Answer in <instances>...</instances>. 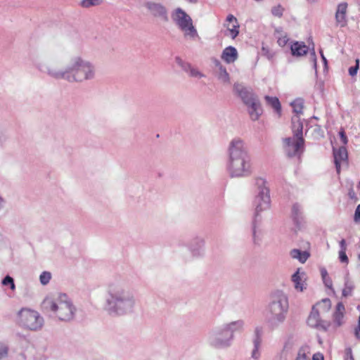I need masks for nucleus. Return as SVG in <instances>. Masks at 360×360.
Listing matches in <instances>:
<instances>
[{"label":"nucleus","instance_id":"f257e3e1","mask_svg":"<svg viewBox=\"0 0 360 360\" xmlns=\"http://www.w3.org/2000/svg\"><path fill=\"white\" fill-rule=\"evenodd\" d=\"M136 307L134 292L122 281L110 282L107 289L105 309L112 316L133 313Z\"/></svg>","mask_w":360,"mask_h":360},{"label":"nucleus","instance_id":"f03ea898","mask_svg":"<svg viewBox=\"0 0 360 360\" xmlns=\"http://www.w3.org/2000/svg\"><path fill=\"white\" fill-rule=\"evenodd\" d=\"M226 169L233 178L246 177L252 172L251 157L243 140L234 138L227 150Z\"/></svg>","mask_w":360,"mask_h":360},{"label":"nucleus","instance_id":"7ed1b4c3","mask_svg":"<svg viewBox=\"0 0 360 360\" xmlns=\"http://www.w3.org/2000/svg\"><path fill=\"white\" fill-rule=\"evenodd\" d=\"M267 182L262 178L256 179L257 194L255 199V212L252 221V235L254 245L260 246L263 239V231L259 229V213L269 208L271 198Z\"/></svg>","mask_w":360,"mask_h":360},{"label":"nucleus","instance_id":"20e7f679","mask_svg":"<svg viewBox=\"0 0 360 360\" xmlns=\"http://www.w3.org/2000/svg\"><path fill=\"white\" fill-rule=\"evenodd\" d=\"M96 68L93 63L79 56L74 57L68 65V82L83 83L93 80L96 78Z\"/></svg>","mask_w":360,"mask_h":360},{"label":"nucleus","instance_id":"39448f33","mask_svg":"<svg viewBox=\"0 0 360 360\" xmlns=\"http://www.w3.org/2000/svg\"><path fill=\"white\" fill-rule=\"evenodd\" d=\"M43 305L45 309L53 312L63 321L72 320L76 311V308L65 294H61L56 299L46 298Z\"/></svg>","mask_w":360,"mask_h":360},{"label":"nucleus","instance_id":"423d86ee","mask_svg":"<svg viewBox=\"0 0 360 360\" xmlns=\"http://www.w3.org/2000/svg\"><path fill=\"white\" fill-rule=\"evenodd\" d=\"M268 309L269 325L275 328L282 323L285 319L288 310V300L285 294L281 290L274 292L271 295Z\"/></svg>","mask_w":360,"mask_h":360},{"label":"nucleus","instance_id":"0eeeda50","mask_svg":"<svg viewBox=\"0 0 360 360\" xmlns=\"http://www.w3.org/2000/svg\"><path fill=\"white\" fill-rule=\"evenodd\" d=\"M293 136L283 139V147L288 157L300 156L304 150L303 124L298 117H292Z\"/></svg>","mask_w":360,"mask_h":360},{"label":"nucleus","instance_id":"6e6552de","mask_svg":"<svg viewBox=\"0 0 360 360\" xmlns=\"http://www.w3.org/2000/svg\"><path fill=\"white\" fill-rule=\"evenodd\" d=\"M172 18L178 27L184 32L185 36H189L193 39L198 37L191 18L183 9L176 8L172 13Z\"/></svg>","mask_w":360,"mask_h":360},{"label":"nucleus","instance_id":"1a4fd4ad","mask_svg":"<svg viewBox=\"0 0 360 360\" xmlns=\"http://www.w3.org/2000/svg\"><path fill=\"white\" fill-rule=\"evenodd\" d=\"M19 323L23 328L30 330H37L44 325V318L37 311L22 309L19 313Z\"/></svg>","mask_w":360,"mask_h":360},{"label":"nucleus","instance_id":"9d476101","mask_svg":"<svg viewBox=\"0 0 360 360\" xmlns=\"http://www.w3.org/2000/svg\"><path fill=\"white\" fill-rule=\"evenodd\" d=\"M35 67L39 72L46 74L51 78L57 80L63 79L68 82V66L61 68L58 61L52 60L46 63H37Z\"/></svg>","mask_w":360,"mask_h":360},{"label":"nucleus","instance_id":"9b49d317","mask_svg":"<svg viewBox=\"0 0 360 360\" xmlns=\"http://www.w3.org/2000/svg\"><path fill=\"white\" fill-rule=\"evenodd\" d=\"M232 341L231 335H229L223 326L210 331L207 336L209 345L217 349L227 348L231 346Z\"/></svg>","mask_w":360,"mask_h":360},{"label":"nucleus","instance_id":"f8f14e48","mask_svg":"<svg viewBox=\"0 0 360 360\" xmlns=\"http://www.w3.org/2000/svg\"><path fill=\"white\" fill-rule=\"evenodd\" d=\"M205 241L202 237L196 236L193 238L188 245V248L191 256L185 259L186 261L191 260V258H200L205 255Z\"/></svg>","mask_w":360,"mask_h":360},{"label":"nucleus","instance_id":"ddd939ff","mask_svg":"<svg viewBox=\"0 0 360 360\" xmlns=\"http://www.w3.org/2000/svg\"><path fill=\"white\" fill-rule=\"evenodd\" d=\"M144 6L154 18L164 22L169 21L168 10L163 4L154 1H147Z\"/></svg>","mask_w":360,"mask_h":360},{"label":"nucleus","instance_id":"4468645a","mask_svg":"<svg viewBox=\"0 0 360 360\" xmlns=\"http://www.w3.org/2000/svg\"><path fill=\"white\" fill-rule=\"evenodd\" d=\"M233 91L240 98L245 105L257 99L252 90L250 88L244 86L242 84H234Z\"/></svg>","mask_w":360,"mask_h":360},{"label":"nucleus","instance_id":"2eb2a0df","mask_svg":"<svg viewBox=\"0 0 360 360\" xmlns=\"http://www.w3.org/2000/svg\"><path fill=\"white\" fill-rule=\"evenodd\" d=\"M224 26L227 28L225 32L226 36H230L231 39H234L238 35L239 24L236 18L232 14H229L226 17Z\"/></svg>","mask_w":360,"mask_h":360},{"label":"nucleus","instance_id":"dca6fc26","mask_svg":"<svg viewBox=\"0 0 360 360\" xmlns=\"http://www.w3.org/2000/svg\"><path fill=\"white\" fill-rule=\"evenodd\" d=\"M263 334V330L261 327H256L254 330V336L252 339L253 349L251 353V357L255 360H258L260 358L259 349L262 345V337Z\"/></svg>","mask_w":360,"mask_h":360},{"label":"nucleus","instance_id":"f3484780","mask_svg":"<svg viewBox=\"0 0 360 360\" xmlns=\"http://www.w3.org/2000/svg\"><path fill=\"white\" fill-rule=\"evenodd\" d=\"M347 6L348 5L346 2H342L339 4L337 6L335 18L336 25L340 27H344L347 24Z\"/></svg>","mask_w":360,"mask_h":360},{"label":"nucleus","instance_id":"a211bd4d","mask_svg":"<svg viewBox=\"0 0 360 360\" xmlns=\"http://www.w3.org/2000/svg\"><path fill=\"white\" fill-rule=\"evenodd\" d=\"M333 156L337 172L340 173L341 162L347 161V160L348 155L346 148L341 146L338 150L333 148Z\"/></svg>","mask_w":360,"mask_h":360},{"label":"nucleus","instance_id":"6ab92c4d","mask_svg":"<svg viewBox=\"0 0 360 360\" xmlns=\"http://www.w3.org/2000/svg\"><path fill=\"white\" fill-rule=\"evenodd\" d=\"M307 324L311 328L326 329V327L323 326V321L320 319L319 311L316 307H312L311 311L307 319Z\"/></svg>","mask_w":360,"mask_h":360},{"label":"nucleus","instance_id":"aec40b11","mask_svg":"<svg viewBox=\"0 0 360 360\" xmlns=\"http://www.w3.org/2000/svg\"><path fill=\"white\" fill-rule=\"evenodd\" d=\"M248 107V111L249 113V115L250 117V119L252 121H256L259 120V117L262 114V108L261 105V103L259 101V99H256L255 101H252V103L246 105Z\"/></svg>","mask_w":360,"mask_h":360},{"label":"nucleus","instance_id":"412c9836","mask_svg":"<svg viewBox=\"0 0 360 360\" xmlns=\"http://www.w3.org/2000/svg\"><path fill=\"white\" fill-rule=\"evenodd\" d=\"M291 217L297 228L300 229L302 225L304 224V215L302 207L299 203L296 202L292 205L291 209Z\"/></svg>","mask_w":360,"mask_h":360},{"label":"nucleus","instance_id":"4be33fe9","mask_svg":"<svg viewBox=\"0 0 360 360\" xmlns=\"http://www.w3.org/2000/svg\"><path fill=\"white\" fill-rule=\"evenodd\" d=\"M244 321L242 319H239L237 321H231L230 323L223 324V327L224 330L229 333V335H231V338L233 340L234 338V333L236 332H242L244 328Z\"/></svg>","mask_w":360,"mask_h":360},{"label":"nucleus","instance_id":"5701e85b","mask_svg":"<svg viewBox=\"0 0 360 360\" xmlns=\"http://www.w3.org/2000/svg\"><path fill=\"white\" fill-rule=\"evenodd\" d=\"M300 269H297V271L292 274L291 280L294 283L295 288L300 292L306 289V283L304 281V272L300 273Z\"/></svg>","mask_w":360,"mask_h":360},{"label":"nucleus","instance_id":"b1692460","mask_svg":"<svg viewBox=\"0 0 360 360\" xmlns=\"http://www.w3.org/2000/svg\"><path fill=\"white\" fill-rule=\"evenodd\" d=\"M238 55L236 49L231 46L225 48L221 56V59L227 63H234L238 59Z\"/></svg>","mask_w":360,"mask_h":360},{"label":"nucleus","instance_id":"393cba45","mask_svg":"<svg viewBox=\"0 0 360 360\" xmlns=\"http://www.w3.org/2000/svg\"><path fill=\"white\" fill-rule=\"evenodd\" d=\"M291 53L295 56H302L305 55L309 48L304 42L295 41L290 46Z\"/></svg>","mask_w":360,"mask_h":360},{"label":"nucleus","instance_id":"a878e982","mask_svg":"<svg viewBox=\"0 0 360 360\" xmlns=\"http://www.w3.org/2000/svg\"><path fill=\"white\" fill-rule=\"evenodd\" d=\"M345 308L342 302H338L336 305L335 311L333 314V319L337 326H340L342 324Z\"/></svg>","mask_w":360,"mask_h":360},{"label":"nucleus","instance_id":"bb28decb","mask_svg":"<svg viewBox=\"0 0 360 360\" xmlns=\"http://www.w3.org/2000/svg\"><path fill=\"white\" fill-rule=\"evenodd\" d=\"M290 256L294 259H297L301 263H304L309 258V253L299 249H293L290 251Z\"/></svg>","mask_w":360,"mask_h":360},{"label":"nucleus","instance_id":"cd10ccee","mask_svg":"<svg viewBox=\"0 0 360 360\" xmlns=\"http://www.w3.org/2000/svg\"><path fill=\"white\" fill-rule=\"evenodd\" d=\"M264 99L268 105L271 106L278 114H281V105L277 97L266 96Z\"/></svg>","mask_w":360,"mask_h":360},{"label":"nucleus","instance_id":"c85d7f7f","mask_svg":"<svg viewBox=\"0 0 360 360\" xmlns=\"http://www.w3.org/2000/svg\"><path fill=\"white\" fill-rule=\"evenodd\" d=\"M293 112L296 114L293 117H299V115L302 114L304 107V101L302 98H297L290 103Z\"/></svg>","mask_w":360,"mask_h":360},{"label":"nucleus","instance_id":"c756f323","mask_svg":"<svg viewBox=\"0 0 360 360\" xmlns=\"http://www.w3.org/2000/svg\"><path fill=\"white\" fill-rule=\"evenodd\" d=\"M354 289V284L348 276L345 278V288L342 290V296L348 297L352 295V292Z\"/></svg>","mask_w":360,"mask_h":360},{"label":"nucleus","instance_id":"7c9ffc66","mask_svg":"<svg viewBox=\"0 0 360 360\" xmlns=\"http://www.w3.org/2000/svg\"><path fill=\"white\" fill-rule=\"evenodd\" d=\"M320 271L325 286L333 290V281L329 277L327 270L325 268H321Z\"/></svg>","mask_w":360,"mask_h":360},{"label":"nucleus","instance_id":"2f4dec72","mask_svg":"<svg viewBox=\"0 0 360 360\" xmlns=\"http://www.w3.org/2000/svg\"><path fill=\"white\" fill-rule=\"evenodd\" d=\"M217 71V78L224 83H229L230 82L229 74L226 71L225 67H223L221 69H219Z\"/></svg>","mask_w":360,"mask_h":360},{"label":"nucleus","instance_id":"473e14b6","mask_svg":"<svg viewBox=\"0 0 360 360\" xmlns=\"http://www.w3.org/2000/svg\"><path fill=\"white\" fill-rule=\"evenodd\" d=\"M314 307L317 309L319 307L322 311L326 312L331 307V302L328 298L322 299Z\"/></svg>","mask_w":360,"mask_h":360},{"label":"nucleus","instance_id":"72a5a7b5","mask_svg":"<svg viewBox=\"0 0 360 360\" xmlns=\"http://www.w3.org/2000/svg\"><path fill=\"white\" fill-rule=\"evenodd\" d=\"M102 2L103 0H82L80 5L83 8H89L91 6H99Z\"/></svg>","mask_w":360,"mask_h":360},{"label":"nucleus","instance_id":"f704fd0d","mask_svg":"<svg viewBox=\"0 0 360 360\" xmlns=\"http://www.w3.org/2000/svg\"><path fill=\"white\" fill-rule=\"evenodd\" d=\"M9 347L7 344L0 342V360L6 359L8 356Z\"/></svg>","mask_w":360,"mask_h":360},{"label":"nucleus","instance_id":"c9c22d12","mask_svg":"<svg viewBox=\"0 0 360 360\" xmlns=\"http://www.w3.org/2000/svg\"><path fill=\"white\" fill-rule=\"evenodd\" d=\"M175 61L176 63V64L180 66L182 70L185 72H186L187 73L188 72L189 70L191 69V68L192 67L191 65L188 63H186L185 61H184L181 58L179 57H176L175 58Z\"/></svg>","mask_w":360,"mask_h":360},{"label":"nucleus","instance_id":"e433bc0d","mask_svg":"<svg viewBox=\"0 0 360 360\" xmlns=\"http://www.w3.org/2000/svg\"><path fill=\"white\" fill-rule=\"evenodd\" d=\"M51 278V274L49 271H43L40 276H39V281L40 283L45 285L48 284Z\"/></svg>","mask_w":360,"mask_h":360},{"label":"nucleus","instance_id":"4c0bfd02","mask_svg":"<svg viewBox=\"0 0 360 360\" xmlns=\"http://www.w3.org/2000/svg\"><path fill=\"white\" fill-rule=\"evenodd\" d=\"M284 11V8L281 5H277L271 8V14L278 18H281L283 16V13Z\"/></svg>","mask_w":360,"mask_h":360},{"label":"nucleus","instance_id":"58836bf2","mask_svg":"<svg viewBox=\"0 0 360 360\" xmlns=\"http://www.w3.org/2000/svg\"><path fill=\"white\" fill-rule=\"evenodd\" d=\"M188 73L192 77L201 78L205 77L204 74L200 72L198 69L193 68V66L191 68Z\"/></svg>","mask_w":360,"mask_h":360},{"label":"nucleus","instance_id":"ea45409f","mask_svg":"<svg viewBox=\"0 0 360 360\" xmlns=\"http://www.w3.org/2000/svg\"><path fill=\"white\" fill-rule=\"evenodd\" d=\"M2 285H11V289H14L15 288V284H14V280L12 277H11L10 276H5L3 280H2V282H1Z\"/></svg>","mask_w":360,"mask_h":360},{"label":"nucleus","instance_id":"a19ab883","mask_svg":"<svg viewBox=\"0 0 360 360\" xmlns=\"http://www.w3.org/2000/svg\"><path fill=\"white\" fill-rule=\"evenodd\" d=\"M359 60L357 59L356 60V65L354 66H352L349 68V74L351 75V76H354L356 75L357 73V70L359 69Z\"/></svg>","mask_w":360,"mask_h":360},{"label":"nucleus","instance_id":"79ce46f5","mask_svg":"<svg viewBox=\"0 0 360 360\" xmlns=\"http://www.w3.org/2000/svg\"><path fill=\"white\" fill-rule=\"evenodd\" d=\"M339 259L342 263L348 264L349 259L346 251H339Z\"/></svg>","mask_w":360,"mask_h":360},{"label":"nucleus","instance_id":"37998d69","mask_svg":"<svg viewBox=\"0 0 360 360\" xmlns=\"http://www.w3.org/2000/svg\"><path fill=\"white\" fill-rule=\"evenodd\" d=\"M295 360H309V358L306 355L305 352L301 349L299 350Z\"/></svg>","mask_w":360,"mask_h":360},{"label":"nucleus","instance_id":"c03bdc74","mask_svg":"<svg viewBox=\"0 0 360 360\" xmlns=\"http://www.w3.org/2000/svg\"><path fill=\"white\" fill-rule=\"evenodd\" d=\"M288 41V38L286 35L281 37L278 39V44L280 46L283 47L285 46Z\"/></svg>","mask_w":360,"mask_h":360},{"label":"nucleus","instance_id":"a18cd8bd","mask_svg":"<svg viewBox=\"0 0 360 360\" xmlns=\"http://www.w3.org/2000/svg\"><path fill=\"white\" fill-rule=\"evenodd\" d=\"M339 136H340V140H341L342 144L346 145L348 142V139H347V135H346L344 129H342L339 131Z\"/></svg>","mask_w":360,"mask_h":360},{"label":"nucleus","instance_id":"49530a36","mask_svg":"<svg viewBox=\"0 0 360 360\" xmlns=\"http://www.w3.org/2000/svg\"><path fill=\"white\" fill-rule=\"evenodd\" d=\"M354 221L356 223L360 222V205H358L356 208V210L354 212Z\"/></svg>","mask_w":360,"mask_h":360},{"label":"nucleus","instance_id":"de8ad7c7","mask_svg":"<svg viewBox=\"0 0 360 360\" xmlns=\"http://www.w3.org/2000/svg\"><path fill=\"white\" fill-rule=\"evenodd\" d=\"M213 63L214 65V67L216 68L217 70H219V69H221L223 67H224L221 63L217 58H214L212 60Z\"/></svg>","mask_w":360,"mask_h":360},{"label":"nucleus","instance_id":"09e8293b","mask_svg":"<svg viewBox=\"0 0 360 360\" xmlns=\"http://www.w3.org/2000/svg\"><path fill=\"white\" fill-rule=\"evenodd\" d=\"M213 63L214 65V67L216 68L217 70H219V69H221L223 67H224L221 63L217 58H214L212 60Z\"/></svg>","mask_w":360,"mask_h":360},{"label":"nucleus","instance_id":"8fccbe9b","mask_svg":"<svg viewBox=\"0 0 360 360\" xmlns=\"http://www.w3.org/2000/svg\"><path fill=\"white\" fill-rule=\"evenodd\" d=\"M6 139L7 137L4 131L0 130V146L3 145V143L6 141Z\"/></svg>","mask_w":360,"mask_h":360},{"label":"nucleus","instance_id":"3c124183","mask_svg":"<svg viewBox=\"0 0 360 360\" xmlns=\"http://www.w3.org/2000/svg\"><path fill=\"white\" fill-rule=\"evenodd\" d=\"M339 245H340V251H346L347 250V245H346V241L345 239H342L339 242Z\"/></svg>","mask_w":360,"mask_h":360},{"label":"nucleus","instance_id":"603ef678","mask_svg":"<svg viewBox=\"0 0 360 360\" xmlns=\"http://www.w3.org/2000/svg\"><path fill=\"white\" fill-rule=\"evenodd\" d=\"M313 360H323V356L321 353H316L313 355Z\"/></svg>","mask_w":360,"mask_h":360},{"label":"nucleus","instance_id":"864d4df0","mask_svg":"<svg viewBox=\"0 0 360 360\" xmlns=\"http://www.w3.org/2000/svg\"><path fill=\"white\" fill-rule=\"evenodd\" d=\"M291 348H292V343L288 341L285 343V345L283 346V351H288V350L291 349Z\"/></svg>","mask_w":360,"mask_h":360},{"label":"nucleus","instance_id":"5fc2aeb1","mask_svg":"<svg viewBox=\"0 0 360 360\" xmlns=\"http://www.w3.org/2000/svg\"><path fill=\"white\" fill-rule=\"evenodd\" d=\"M354 335L356 339L360 340V330H358V329L354 328Z\"/></svg>","mask_w":360,"mask_h":360},{"label":"nucleus","instance_id":"6e6d98bb","mask_svg":"<svg viewBox=\"0 0 360 360\" xmlns=\"http://www.w3.org/2000/svg\"><path fill=\"white\" fill-rule=\"evenodd\" d=\"M347 354L349 355L350 360H354V358L352 356V349L350 348L347 349Z\"/></svg>","mask_w":360,"mask_h":360},{"label":"nucleus","instance_id":"4d7b16f0","mask_svg":"<svg viewBox=\"0 0 360 360\" xmlns=\"http://www.w3.org/2000/svg\"><path fill=\"white\" fill-rule=\"evenodd\" d=\"M3 205H4V200H3V198L0 196V210L3 207Z\"/></svg>","mask_w":360,"mask_h":360},{"label":"nucleus","instance_id":"13d9d810","mask_svg":"<svg viewBox=\"0 0 360 360\" xmlns=\"http://www.w3.org/2000/svg\"><path fill=\"white\" fill-rule=\"evenodd\" d=\"M355 328L358 329V330H360V316L359 317L358 325Z\"/></svg>","mask_w":360,"mask_h":360},{"label":"nucleus","instance_id":"bf43d9fd","mask_svg":"<svg viewBox=\"0 0 360 360\" xmlns=\"http://www.w3.org/2000/svg\"><path fill=\"white\" fill-rule=\"evenodd\" d=\"M321 58H322V59H323V60L324 63H325V64H326V63H327L326 58L324 57V56L323 55V53H321Z\"/></svg>","mask_w":360,"mask_h":360},{"label":"nucleus","instance_id":"052dcab7","mask_svg":"<svg viewBox=\"0 0 360 360\" xmlns=\"http://www.w3.org/2000/svg\"><path fill=\"white\" fill-rule=\"evenodd\" d=\"M187 1L191 4H196L198 2V0H187Z\"/></svg>","mask_w":360,"mask_h":360},{"label":"nucleus","instance_id":"680f3d73","mask_svg":"<svg viewBox=\"0 0 360 360\" xmlns=\"http://www.w3.org/2000/svg\"><path fill=\"white\" fill-rule=\"evenodd\" d=\"M313 56L314 58V61H315L314 66L316 67V55H315V52L314 51L313 52Z\"/></svg>","mask_w":360,"mask_h":360},{"label":"nucleus","instance_id":"e2e57ef3","mask_svg":"<svg viewBox=\"0 0 360 360\" xmlns=\"http://www.w3.org/2000/svg\"><path fill=\"white\" fill-rule=\"evenodd\" d=\"M307 1H309V2H314L315 1V0H307Z\"/></svg>","mask_w":360,"mask_h":360},{"label":"nucleus","instance_id":"0e129e2a","mask_svg":"<svg viewBox=\"0 0 360 360\" xmlns=\"http://www.w3.org/2000/svg\"><path fill=\"white\" fill-rule=\"evenodd\" d=\"M359 259H360V254L358 255Z\"/></svg>","mask_w":360,"mask_h":360},{"label":"nucleus","instance_id":"69168bd1","mask_svg":"<svg viewBox=\"0 0 360 360\" xmlns=\"http://www.w3.org/2000/svg\"><path fill=\"white\" fill-rule=\"evenodd\" d=\"M359 186L360 187V180H359Z\"/></svg>","mask_w":360,"mask_h":360}]
</instances>
